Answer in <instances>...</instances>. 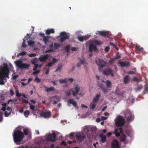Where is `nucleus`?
<instances>
[{
  "label": "nucleus",
  "mask_w": 148,
  "mask_h": 148,
  "mask_svg": "<svg viewBox=\"0 0 148 148\" xmlns=\"http://www.w3.org/2000/svg\"><path fill=\"white\" fill-rule=\"evenodd\" d=\"M4 66L0 68V84H4V80L5 78H9V75L10 70L7 64L5 63H3Z\"/></svg>",
  "instance_id": "obj_1"
},
{
  "label": "nucleus",
  "mask_w": 148,
  "mask_h": 148,
  "mask_svg": "<svg viewBox=\"0 0 148 148\" xmlns=\"http://www.w3.org/2000/svg\"><path fill=\"white\" fill-rule=\"evenodd\" d=\"M86 36H79L77 38L81 42H83L85 40H86Z\"/></svg>",
  "instance_id": "obj_30"
},
{
  "label": "nucleus",
  "mask_w": 148,
  "mask_h": 148,
  "mask_svg": "<svg viewBox=\"0 0 148 148\" xmlns=\"http://www.w3.org/2000/svg\"><path fill=\"white\" fill-rule=\"evenodd\" d=\"M3 114L1 112H0V122L2 120Z\"/></svg>",
  "instance_id": "obj_60"
},
{
  "label": "nucleus",
  "mask_w": 148,
  "mask_h": 148,
  "mask_svg": "<svg viewBox=\"0 0 148 148\" xmlns=\"http://www.w3.org/2000/svg\"><path fill=\"white\" fill-rule=\"evenodd\" d=\"M70 45H68L64 48V50L67 53H68L70 51Z\"/></svg>",
  "instance_id": "obj_35"
},
{
  "label": "nucleus",
  "mask_w": 148,
  "mask_h": 148,
  "mask_svg": "<svg viewBox=\"0 0 148 148\" xmlns=\"http://www.w3.org/2000/svg\"><path fill=\"white\" fill-rule=\"evenodd\" d=\"M41 79L38 77L34 79V81L36 82L37 83L40 82L41 81Z\"/></svg>",
  "instance_id": "obj_46"
},
{
  "label": "nucleus",
  "mask_w": 148,
  "mask_h": 148,
  "mask_svg": "<svg viewBox=\"0 0 148 148\" xmlns=\"http://www.w3.org/2000/svg\"><path fill=\"white\" fill-rule=\"evenodd\" d=\"M23 131L24 132V135H27L28 134V133L29 132V131L27 128L24 129H23Z\"/></svg>",
  "instance_id": "obj_39"
},
{
  "label": "nucleus",
  "mask_w": 148,
  "mask_h": 148,
  "mask_svg": "<svg viewBox=\"0 0 148 148\" xmlns=\"http://www.w3.org/2000/svg\"><path fill=\"white\" fill-rule=\"evenodd\" d=\"M145 90L146 91L148 92V84H145Z\"/></svg>",
  "instance_id": "obj_51"
},
{
  "label": "nucleus",
  "mask_w": 148,
  "mask_h": 148,
  "mask_svg": "<svg viewBox=\"0 0 148 148\" xmlns=\"http://www.w3.org/2000/svg\"><path fill=\"white\" fill-rule=\"evenodd\" d=\"M32 35V34H27V36H25V38H26L25 40H27L28 39H29L30 38V37L31 36V35Z\"/></svg>",
  "instance_id": "obj_47"
},
{
  "label": "nucleus",
  "mask_w": 148,
  "mask_h": 148,
  "mask_svg": "<svg viewBox=\"0 0 148 148\" xmlns=\"http://www.w3.org/2000/svg\"><path fill=\"white\" fill-rule=\"evenodd\" d=\"M76 137L77 139L80 142L83 141L85 138V136L83 134L80 133H77Z\"/></svg>",
  "instance_id": "obj_12"
},
{
  "label": "nucleus",
  "mask_w": 148,
  "mask_h": 148,
  "mask_svg": "<svg viewBox=\"0 0 148 148\" xmlns=\"http://www.w3.org/2000/svg\"><path fill=\"white\" fill-rule=\"evenodd\" d=\"M55 33V31L54 29H48L46 31V34L47 35H49L51 34H53Z\"/></svg>",
  "instance_id": "obj_22"
},
{
  "label": "nucleus",
  "mask_w": 148,
  "mask_h": 148,
  "mask_svg": "<svg viewBox=\"0 0 148 148\" xmlns=\"http://www.w3.org/2000/svg\"><path fill=\"white\" fill-rule=\"evenodd\" d=\"M112 148H120V146L118 142L115 139L113 140L112 143Z\"/></svg>",
  "instance_id": "obj_13"
},
{
  "label": "nucleus",
  "mask_w": 148,
  "mask_h": 148,
  "mask_svg": "<svg viewBox=\"0 0 148 148\" xmlns=\"http://www.w3.org/2000/svg\"><path fill=\"white\" fill-rule=\"evenodd\" d=\"M121 56H120L119 55V54L118 53H117V54H116V56L115 57V58H114L115 59H119V58H121Z\"/></svg>",
  "instance_id": "obj_52"
},
{
  "label": "nucleus",
  "mask_w": 148,
  "mask_h": 148,
  "mask_svg": "<svg viewBox=\"0 0 148 148\" xmlns=\"http://www.w3.org/2000/svg\"><path fill=\"white\" fill-rule=\"evenodd\" d=\"M103 74L106 75H110L112 77L114 76V73H113V70L110 69H106L103 71Z\"/></svg>",
  "instance_id": "obj_11"
},
{
  "label": "nucleus",
  "mask_w": 148,
  "mask_h": 148,
  "mask_svg": "<svg viewBox=\"0 0 148 148\" xmlns=\"http://www.w3.org/2000/svg\"><path fill=\"white\" fill-rule=\"evenodd\" d=\"M58 80L59 81L60 83L61 84L65 83L66 84L65 86H68V85L66 84L67 83L69 82L70 83L74 81V79L72 78L69 79L65 78L63 79H60Z\"/></svg>",
  "instance_id": "obj_10"
},
{
  "label": "nucleus",
  "mask_w": 148,
  "mask_h": 148,
  "mask_svg": "<svg viewBox=\"0 0 148 148\" xmlns=\"http://www.w3.org/2000/svg\"><path fill=\"white\" fill-rule=\"evenodd\" d=\"M67 102L68 104H72L75 107H76L77 105L76 101H74L73 99H69Z\"/></svg>",
  "instance_id": "obj_20"
},
{
  "label": "nucleus",
  "mask_w": 148,
  "mask_h": 148,
  "mask_svg": "<svg viewBox=\"0 0 148 148\" xmlns=\"http://www.w3.org/2000/svg\"><path fill=\"white\" fill-rule=\"evenodd\" d=\"M51 112H41L40 113V114L44 118L49 117L50 115Z\"/></svg>",
  "instance_id": "obj_17"
},
{
  "label": "nucleus",
  "mask_w": 148,
  "mask_h": 148,
  "mask_svg": "<svg viewBox=\"0 0 148 148\" xmlns=\"http://www.w3.org/2000/svg\"><path fill=\"white\" fill-rule=\"evenodd\" d=\"M128 73L129 74H134V72L132 71H130Z\"/></svg>",
  "instance_id": "obj_64"
},
{
  "label": "nucleus",
  "mask_w": 148,
  "mask_h": 148,
  "mask_svg": "<svg viewBox=\"0 0 148 148\" xmlns=\"http://www.w3.org/2000/svg\"><path fill=\"white\" fill-rule=\"evenodd\" d=\"M27 53L25 51H23L19 53V55L21 56H24Z\"/></svg>",
  "instance_id": "obj_49"
},
{
  "label": "nucleus",
  "mask_w": 148,
  "mask_h": 148,
  "mask_svg": "<svg viewBox=\"0 0 148 148\" xmlns=\"http://www.w3.org/2000/svg\"><path fill=\"white\" fill-rule=\"evenodd\" d=\"M115 123L116 126L117 127L123 126L125 123V120L121 116H119L116 120L115 121Z\"/></svg>",
  "instance_id": "obj_6"
},
{
  "label": "nucleus",
  "mask_w": 148,
  "mask_h": 148,
  "mask_svg": "<svg viewBox=\"0 0 148 148\" xmlns=\"http://www.w3.org/2000/svg\"><path fill=\"white\" fill-rule=\"evenodd\" d=\"M29 104L30 105V109L32 110L33 111H34V110L35 108V106L34 105H31V104L30 103H29Z\"/></svg>",
  "instance_id": "obj_48"
},
{
  "label": "nucleus",
  "mask_w": 148,
  "mask_h": 148,
  "mask_svg": "<svg viewBox=\"0 0 148 148\" xmlns=\"http://www.w3.org/2000/svg\"><path fill=\"white\" fill-rule=\"evenodd\" d=\"M35 42L33 41H28V45L29 46H32L33 45Z\"/></svg>",
  "instance_id": "obj_40"
},
{
  "label": "nucleus",
  "mask_w": 148,
  "mask_h": 148,
  "mask_svg": "<svg viewBox=\"0 0 148 148\" xmlns=\"http://www.w3.org/2000/svg\"><path fill=\"white\" fill-rule=\"evenodd\" d=\"M115 59V58H111L110 60H109V62L110 64H112L114 63Z\"/></svg>",
  "instance_id": "obj_44"
},
{
  "label": "nucleus",
  "mask_w": 148,
  "mask_h": 148,
  "mask_svg": "<svg viewBox=\"0 0 148 148\" xmlns=\"http://www.w3.org/2000/svg\"><path fill=\"white\" fill-rule=\"evenodd\" d=\"M109 47H106L105 48V51L106 52H108L109 51Z\"/></svg>",
  "instance_id": "obj_54"
},
{
  "label": "nucleus",
  "mask_w": 148,
  "mask_h": 148,
  "mask_svg": "<svg viewBox=\"0 0 148 148\" xmlns=\"http://www.w3.org/2000/svg\"><path fill=\"white\" fill-rule=\"evenodd\" d=\"M70 36L68 34L65 32H62L60 33V41L61 43L67 39L69 38Z\"/></svg>",
  "instance_id": "obj_8"
},
{
  "label": "nucleus",
  "mask_w": 148,
  "mask_h": 148,
  "mask_svg": "<svg viewBox=\"0 0 148 148\" xmlns=\"http://www.w3.org/2000/svg\"><path fill=\"white\" fill-rule=\"evenodd\" d=\"M16 96L17 97H19L21 96L22 95L19 93L18 90H17L16 91Z\"/></svg>",
  "instance_id": "obj_45"
},
{
  "label": "nucleus",
  "mask_w": 148,
  "mask_h": 148,
  "mask_svg": "<svg viewBox=\"0 0 148 148\" xmlns=\"http://www.w3.org/2000/svg\"><path fill=\"white\" fill-rule=\"evenodd\" d=\"M53 51V50L52 49L46 50L45 51V52L46 53H50L52 52Z\"/></svg>",
  "instance_id": "obj_57"
},
{
  "label": "nucleus",
  "mask_w": 148,
  "mask_h": 148,
  "mask_svg": "<svg viewBox=\"0 0 148 148\" xmlns=\"http://www.w3.org/2000/svg\"><path fill=\"white\" fill-rule=\"evenodd\" d=\"M135 49L139 51H141L143 50V47H141L140 45H138L137 44L136 45Z\"/></svg>",
  "instance_id": "obj_31"
},
{
  "label": "nucleus",
  "mask_w": 148,
  "mask_h": 148,
  "mask_svg": "<svg viewBox=\"0 0 148 148\" xmlns=\"http://www.w3.org/2000/svg\"><path fill=\"white\" fill-rule=\"evenodd\" d=\"M100 137L101 139V142L102 143H104L106 141V137L105 135L101 134L100 135Z\"/></svg>",
  "instance_id": "obj_23"
},
{
  "label": "nucleus",
  "mask_w": 148,
  "mask_h": 148,
  "mask_svg": "<svg viewBox=\"0 0 148 148\" xmlns=\"http://www.w3.org/2000/svg\"><path fill=\"white\" fill-rule=\"evenodd\" d=\"M94 43L96 45H99L101 44V43L100 42L98 41H95L94 42Z\"/></svg>",
  "instance_id": "obj_50"
},
{
  "label": "nucleus",
  "mask_w": 148,
  "mask_h": 148,
  "mask_svg": "<svg viewBox=\"0 0 148 148\" xmlns=\"http://www.w3.org/2000/svg\"><path fill=\"white\" fill-rule=\"evenodd\" d=\"M100 97V94H97L93 99L92 102L94 103L97 102L99 100Z\"/></svg>",
  "instance_id": "obj_24"
},
{
  "label": "nucleus",
  "mask_w": 148,
  "mask_h": 148,
  "mask_svg": "<svg viewBox=\"0 0 148 148\" xmlns=\"http://www.w3.org/2000/svg\"><path fill=\"white\" fill-rule=\"evenodd\" d=\"M72 89L68 90L65 92V93L67 96H69L71 95L72 92Z\"/></svg>",
  "instance_id": "obj_32"
},
{
  "label": "nucleus",
  "mask_w": 148,
  "mask_h": 148,
  "mask_svg": "<svg viewBox=\"0 0 148 148\" xmlns=\"http://www.w3.org/2000/svg\"><path fill=\"white\" fill-rule=\"evenodd\" d=\"M12 111V109L10 107H8L5 112L4 116L5 117H8Z\"/></svg>",
  "instance_id": "obj_21"
},
{
  "label": "nucleus",
  "mask_w": 148,
  "mask_h": 148,
  "mask_svg": "<svg viewBox=\"0 0 148 148\" xmlns=\"http://www.w3.org/2000/svg\"><path fill=\"white\" fill-rule=\"evenodd\" d=\"M125 117L127 121L130 122L134 119V116L132 114L130 110H127L125 111Z\"/></svg>",
  "instance_id": "obj_4"
},
{
  "label": "nucleus",
  "mask_w": 148,
  "mask_h": 148,
  "mask_svg": "<svg viewBox=\"0 0 148 148\" xmlns=\"http://www.w3.org/2000/svg\"><path fill=\"white\" fill-rule=\"evenodd\" d=\"M129 81V78L128 75H126L124 78V82L125 84H127Z\"/></svg>",
  "instance_id": "obj_28"
},
{
  "label": "nucleus",
  "mask_w": 148,
  "mask_h": 148,
  "mask_svg": "<svg viewBox=\"0 0 148 148\" xmlns=\"http://www.w3.org/2000/svg\"><path fill=\"white\" fill-rule=\"evenodd\" d=\"M15 63L17 67L20 69L24 68L27 69L30 66L28 64L23 63L22 61L20 60H17L15 62Z\"/></svg>",
  "instance_id": "obj_3"
},
{
  "label": "nucleus",
  "mask_w": 148,
  "mask_h": 148,
  "mask_svg": "<svg viewBox=\"0 0 148 148\" xmlns=\"http://www.w3.org/2000/svg\"><path fill=\"white\" fill-rule=\"evenodd\" d=\"M86 60L85 59H83V60H81L80 61V62L79 63H78L77 64V66L78 67H79L80 66V64L81 63V64H86Z\"/></svg>",
  "instance_id": "obj_33"
},
{
  "label": "nucleus",
  "mask_w": 148,
  "mask_h": 148,
  "mask_svg": "<svg viewBox=\"0 0 148 148\" xmlns=\"http://www.w3.org/2000/svg\"><path fill=\"white\" fill-rule=\"evenodd\" d=\"M97 64L99 66V70H101L106 64V62L103 60L98 59L95 61Z\"/></svg>",
  "instance_id": "obj_9"
},
{
  "label": "nucleus",
  "mask_w": 148,
  "mask_h": 148,
  "mask_svg": "<svg viewBox=\"0 0 148 148\" xmlns=\"http://www.w3.org/2000/svg\"><path fill=\"white\" fill-rule=\"evenodd\" d=\"M118 129H116L114 132V133L115 134L116 136L117 137L119 136L120 135V134L118 132Z\"/></svg>",
  "instance_id": "obj_37"
},
{
  "label": "nucleus",
  "mask_w": 148,
  "mask_h": 148,
  "mask_svg": "<svg viewBox=\"0 0 148 148\" xmlns=\"http://www.w3.org/2000/svg\"><path fill=\"white\" fill-rule=\"evenodd\" d=\"M56 63V58H54L53 59V62H49L48 64L46 65V66L51 67L52 65Z\"/></svg>",
  "instance_id": "obj_25"
},
{
  "label": "nucleus",
  "mask_w": 148,
  "mask_h": 148,
  "mask_svg": "<svg viewBox=\"0 0 148 148\" xmlns=\"http://www.w3.org/2000/svg\"><path fill=\"white\" fill-rule=\"evenodd\" d=\"M97 83L98 86L102 89L104 93H106L108 91V89L105 88L102 84L99 83L98 82H97Z\"/></svg>",
  "instance_id": "obj_19"
},
{
  "label": "nucleus",
  "mask_w": 148,
  "mask_h": 148,
  "mask_svg": "<svg viewBox=\"0 0 148 148\" xmlns=\"http://www.w3.org/2000/svg\"><path fill=\"white\" fill-rule=\"evenodd\" d=\"M22 101L24 103H25L26 104H27L28 103V101L25 99H22Z\"/></svg>",
  "instance_id": "obj_61"
},
{
  "label": "nucleus",
  "mask_w": 148,
  "mask_h": 148,
  "mask_svg": "<svg viewBox=\"0 0 148 148\" xmlns=\"http://www.w3.org/2000/svg\"><path fill=\"white\" fill-rule=\"evenodd\" d=\"M36 55L34 53H32L29 54V56L30 57L35 56Z\"/></svg>",
  "instance_id": "obj_59"
},
{
  "label": "nucleus",
  "mask_w": 148,
  "mask_h": 148,
  "mask_svg": "<svg viewBox=\"0 0 148 148\" xmlns=\"http://www.w3.org/2000/svg\"><path fill=\"white\" fill-rule=\"evenodd\" d=\"M36 60H37V58H35L34 60H33L32 61V63L33 64H35V63L36 62Z\"/></svg>",
  "instance_id": "obj_55"
},
{
  "label": "nucleus",
  "mask_w": 148,
  "mask_h": 148,
  "mask_svg": "<svg viewBox=\"0 0 148 148\" xmlns=\"http://www.w3.org/2000/svg\"><path fill=\"white\" fill-rule=\"evenodd\" d=\"M107 87L108 88H110L112 86L111 82V81L109 80L106 81Z\"/></svg>",
  "instance_id": "obj_29"
},
{
  "label": "nucleus",
  "mask_w": 148,
  "mask_h": 148,
  "mask_svg": "<svg viewBox=\"0 0 148 148\" xmlns=\"http://www.w3.org/2000/svg\"><path fill=\"white\" fill-rule=\"evenodd\" d=\"M110 45H111V46H113L114 48H116V46L113 43H112L111 42H110Z\"/></svg>",
  "instance_id": "obj_56"
},
{
  "label": "nucleus",
  "mask_w": 148,
  "mask_h": 148,
  "mask_svg": "<svg viewBox=\"0 0 148 148\" xmlns=\"http://www.w3.org/2000/svg\"><path fill=\"white\" fill-rule=\"evenodd\" d=\"M91 130L92 131H95L96 130V127H93L91 128Z\"/></svg>",
  "instance_id": "obj_62"
},
{
  "label": "nucleus",
  "mask_w": 148,
  "mask_h": 148,
  "mask_svg": "<svg viewBox=\"0 0 148 148\" xmlns=\"http://www.w3.org/2000/svg\"><path fill=\"white\" fill-rule=\"evenodd\" d=\"M133 80L134 81L138 82H139V79L138 78L136 77H134L133 78Z\"/></svg>",
  "instance_id": "obj_58"
},
{
  "label": "nucleus",
  "mask_w": 148,
  "mask_h": 148,
  "mask_svg": "<svg viewBox=\"0 0 148 148\" xmlns=\"http://www.w3.org/2000/svg\"><path fill=\"white\" fill-rule=\"evenodd\" d=\"M49 37L48 36H45L43 38V41L46 44L48 42Z\"/></svg>",
  "instance_id": "obj_36"
},
{
  "label": "nucleus",
  "mask_w": 148,
  "mask_h": 148,
  "mask_svg": "<svg viewBox=\"0 0 148 148\" xmlns=\"http://www.w3.org/2000/svg\"><path fill=\"white\" fill-rule=\"evenodd\" d=\"M143 86L142 85H140L138 86L137 87L135 88V90L136 91H138L140 90L143 88Z\"/></svg>",
  "instance_id": "obj_41"
},
{
  "label": "nucleus",
  "mask_w": 148,
  "mask_h": 148,
  "mask_svg": "<svg viewBox=\"0 0 148 148\" xmlns=\"http://www.w3.org/2000/svg\"><path fill=\"white\" fill-rule=\"evenodd\" d=\"M126 138V135L124 134H122L120 137V140L122 142H124Z\"/></svg>",
  "instance_id": "obj_27"
},
{
  "label": "nucleus",
  "mask_w": 148,
  "mask_h": 148,
  "mask_svg": "<svg viewBox=\"0 0 148 148\" xmlns=\"http://www.w3.org/2000/svg\"><path fill=\"white\" fill-rule=\"evenodd\" d=\"M72 89V95L74 97L76 95L79 94L80 96H82L83 95H82L81 93L79 92L80 90V88L79 86L76 85L74 88Z\"/></svg>",
  "instance_id": "obj_7"
},
{
  "label": "nucleus",
  "mask_w": 148,
  "mask_h": 148,
  "mask_svg": "<svg viewBox=\"0 0 148 148\" xmlns=\"http://www.w3.org/2000/svg\"><path fill=\"white\" fill-rule=\"evenodd\" d=\"M108 33L106 32L103 31H97L96 32V34H99L101 36L104 37H106L107 36Z\"/></svg>",
  "instance_id": "obj_18"
},
{
  "label": "nucleus",
  "mask_w": 148,
  "mask_h": 148,
  "mask_svg": "<svg viewBox=\"0 0 148 148\" xmlns=\"http://www.w3.org/2000/svg\"><path fill=\"white\" fill-rule=\"evenodd\" d=\"M14 91L12 89H11L10 90V95L11 96H12L14 95Z\"/></svg>",
  "instance_id": "obj_53"
},
{
  "label": "nucleus",
  "mask_w": 148,
  "mask_h": 148,
  "mask_svg": "<svg viewBox=\"0 0 148 148\" xmlns=\"http://www.w3.org/2000/svg\"><path fill=\"white\" fill-rule=\"evenodd\" d=\"M29 113V111L28 110H26L24 112V114L26 117H27Z\"/></svg>",
  "instance_id": "obj_38"
},
{
  "label": "nucleus",
  "mask_w": 148,
  "mask_h": 148,
  "mask_svg": "<svg viewBox=\"0 0 148 148\" xmlns=\"http://www.w3.org/2000/svg\"><path fill=\"white\" fill-rule=\"evenodd\" d=\"M63 67V65L61 64H59L58 66V68L56 69V71H60L62 69Z\"/></svg>",
  "instance_id": "obj_34"
},
{
  "label": "nucleus",
  "mask_w": 148,
  "mask_h": 148,
  "mask_svg": "<svg viewBox=\"0 0 148 148\" xmlns=\"http://www.w3.org/2000/svg\"><path fill=\"white\" fill-rule=\"evenodd\" d=\"M119 132H120V133L121 134H122L123 132V129L122 127H120L119 129Z\"/></svg>",
  "instance_id": "obj_63"
},
{
  "label": "nucleus",
  "mask_w": 148,
  "mask_h": 148,
  "mask_svg": "<svg viewBox=\"0 0 148 148\" xmlns=\"http://www.w3.org/2000/svg\"><path fill=\"white\" fill-rule=\"evenodd\" d=\"M45 90L47 92L53 91L55 90L54 88L53 87L49 88L45 87Z\"/></svg>",
  "instance_id": "obj_26"
},
{
  "label": "nucleus",
  "mask_w": 148,
  "mask_h": 148,
  "mask_svg": "<svg viewBox=\"0 0 148 148\" xmlns=\"http://www.w3.org/2000/svg\"><path fill=\"white\" fill-rule=\"evenodd\" d=\"M26 40L25 39H23V42L22 44V47H23L25 48L27 46V45L25 44Z\"/></svg>",
  "instance_id": "obj_42"
},
{
  "label": "nucleus",
  "mask_w": 148,
  "mask_h": 148,
  "mask_svg": "<svg viewBox=\"0 0 148 148\" xmlns=\"http://www.w3.org/2000/svg\"><path fill=\"white\" fill-rule=\"evenodd\" d=\"M49 55L46 54L45 55H41L39 58V60L41 62H44L49 58Z\"/></svg>",
  "instance_id": "obj_15"
},
{
  "label": "nucleus",
  "mask_w": 148,
  "mask_h": 148,
  "mask_svg": "<svg viewBox=\"0 0 148 148\" xmlns=\"http://www.w3.org/2000/svg\"><path fill=\"white\" fill-rule=\"evenodd\" d=\"M119 64L122 67H129L130 66V63L129 62H120Z\"/></svg>",
  "instance_id": "obj_16"
},
{
  "label": "nucleus",
  "mask_w": 148,
  "mask_h": 148,
  "mask_svg": "<svg viewBox=\"0 0 148 148\" xmlns=\"http://www.w3.org/2000/svg\"><path fill=\"white\" fill-rule=\"evenodd\" d=\"M45 138L47 141L53 142L56 140V134L55 133L52 134L49 133L45 136Z\"/></svg>",
  "instance_id": "obj_5"
},
{
  "label": "nucleus",
  "mask_w": 148,
  "mask_h": 148,
  "mask_svg": "<svg viewBox=\"0 0 148 148\" xmlns=\"http://www.w3.org/2000/svg\"><path fill=\"white\" fill-rule=\"evenodd\" d=\"M97 50L96 46L92 44H90L89 47V51L90 52H92V51H96Z\"/></svg>",
  "instance_id": "obj_14"
},
{
  "label": "nucleus",
  "mask_w": 148,
  "mask_h": 148,
  "mask_svg": "<svg viewBox=\"0 0 148 148\" xmlns=\"http://www.w3.org/2000/svg\"><path fill=\"white\" fill-rule=\"evenodd\" d=\"M91 108L92 109H94L96 107V104L94 103H91L90 104Z\"/></svg>",
  "instance_id": "obj_43"
},
{
  "label": "nucleus",
  "mask_w": 148,
  "mask_h": 148,
  "mask_svg": "<svg viewBox=\"0 0 148 148\" xmlns=\"http://www.w3.org/2000/svg\"><path fill=\"white\" fill-rule=\"evenodd\" d=\"M13 136L15 143H20L24 138V134L21 130H18L14 131Z\"/></svg>",
  "instance_id": "obj_2"
}]
</instances>
